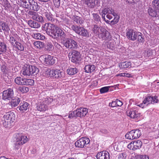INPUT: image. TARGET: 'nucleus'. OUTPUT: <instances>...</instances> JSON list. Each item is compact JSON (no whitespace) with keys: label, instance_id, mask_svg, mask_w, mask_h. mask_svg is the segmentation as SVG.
Here are the masks:
<instances>
[{"label":"nucleus","instance_id":"f257e3e1","mask_svg":"<svg viewBox=\"0 0 159 159\" xmlns=\"http://www.w3.org/2000/svg\"><path fill=\"white\" fill-rule=\"evenodd\" d=\"M141 33L136 31L132 29H129L126 32V36L128 39L132 41L137 40L139 42H143L144 39Z\"/></svg>","mask_w":159,"mask_h":159},{"label":"nucleus","instance_id":"f03ea898","mask_svg":"<svg viewBox=\"0 0 159 159\" xmlns=\"http://www.w3.org/2000/svg\"><path fill=\"white\" fill-rule=\"evenodd\" d=\"M16 116L14 113L9 112L4 115L2 119V124L5 128H10L11 123L15 120Z\"/></svg>","mask_w":159,"mask_h":159},{"label":"nucleus","instance_id":"7ed1b4c3","mask_svg":"<svg viewBox=\"0 0 159 159\" xmlns=\"http://www.w3.org/2000/svg\"><path fill=\"white\" fill-rule=\"evenodd\" d=\"M28 141L26 136L21 133H16L14 134L15 148H18L20 145H22Z\"/></svg>","mask_w":159,"mask_h":159},{"label":"nucleus","instance_id":"20e7f679","mask_svg":"<svg viewBox=\"0 0 159 159\" xmlns=\"http://www.w3.org/2000/svg\"><path fill=\"white\" fill-rule=\"evenodd\" d=\"M71 29L75 33L81 37L89 38L91 36L90 32L82 27L73 25L71 26Z\"/></svg>","mask_w":159,"mask_h":159},{"label":"nucleus","instance_id":"39448f33","mask_svg":"<svg viewBox=\"0 0 159 159\" xmlns=\"http://www.w3.org/2000/svg\"><path fill=\"white\" fill-rule=\"evenodd\" d=\"M39 60L47 66L52 65L55 63L57 58L56 57L48 55L41 56Z\"/></svg>","mask_w":159,"mask_h":159},{"label":"nucleus","instance_id":"423d86ee","mask_svg":"<svg viewBox=\"0 0 159 159\" xmlns=\"http://www.w3.org/2000/svg\"><path fill=\"white\" fill-rule=\"evenodd\" d=\"M57 27L54 24L50 23H46L42 26V29L43 30L45 31L48 35L52 37L55 33V30Z\"/></svg>","mask_w":159,"mask_h":159},{"label":"nucleus","instance_id":"0eeeda50","mask_svg":"<svg viewBox=\"0 0 159 159\" xmlns=\"http://www.w3.org/2000/svg\"><path fill=\"white\" fill-rule=\"evenodd\" d=\"M141 131L139 129H134L127 133L125 135L126 139L133 140L139 138L141 135Z\"/></svg>","mask_w":159,"mask_h":159},{"label":"nucleus","instance_id":"6e6552de","mask_svg":"<svg viewBox=\"0 0 159 159\" xmlns=\"http://www.w3.org/2000/svg\"><path fill=\"white\" fill-rule=\"evenodd\" d=\"M64 44L66 48L72 50L76 49L78 47L77 43L75 40L71 39H66Z\"/></svg>","mask_w":159,"mask_h":159},{"label":"nucleus","instance_id":"1a4fd4ad","mask_svg":"<svg viewBox=\"0 0 159 159\" xmlns=\"http://www.w3.org/2000/svg\"><path fill=\"white\" fill-rule=\"evenodd\" d=\"M90 140L89 138L86 137L80 138L77 140L75 143L77 147L83 148L86 146V145L89 143Z\"/></svg>","mask_w":159,"mask_h":159},{"label":"nucleus","instance_id":"9d476101","mask_svg":"<svg viewBox=\"0 0 159 159\" xmlns=\"http://www.w3.org/2000/svg\"><path fill=\"white\" fill-rule=\"evenodd\" d=\"M101 32L98 35L100 39L108 41L111 39V35L109 32L104 28L101 29Z\"/></svg>","mask_w":159,"mask_h":159},{"label":"nucleus","instance_id":"9b49d317","mask_svg":"<svg viewBox=\"0 0 159 159\" xmlns=\"http://www.w3.org/2000/svg\"><path fill=\"white\" fill-rule=\"evenodd\" d=\"M14 93L13 89L10 88L3 92L2 98L4 100H10L13 98Z\"/></svg>","mask_w":159,"mask_h":159},{"label":"nucleus","instance_id":"f8f14e48","mask_svg":"<svg viewBox=\"0 0 159 159\" xmlns=\"http://www.w3.org/2000/svg\"><path fill=\"white\" fill-rule=\"evenodd\" d=\"M71 61L76 63L80 61L81 59V56L80 52L74 50L71 53Z\"/></svg>","mask_w":159,"mask_h":159},{"label":"nucleus","instance_id":"ddd939ff","mask_svg":"<svg viewBox=\"0 0 159 159\" xmlns=\"http://www.w3.org/2000/svg\"><path fill=\"white\" fill-rule=\"evenodd\" d=\"M77 117H82L85 116L88 112V110L86 108H80L75 110Z\"/></svg>","mask_w":159,"mask_h":159},{"label":"nucleus","instance_id":"4468645a","mask_svg":"<svg viewBox=\"0 0 159 159\" xmlns=\"http://www.w3.org/2000/svg\"><path fill=\"white\" fill-rule=\"evenodd\" d=\"M151 96L148 94V95L145 96L143 103L138 105V106H139L142 108L146 107L148 104L151 103Z\"/></svg>","mask_w":159,"mask_h":159},{"label":"nucleus","instance_id":"2eb2a0df","mask_svg":"<svg viewBox=\"0 0 159 159\" xmlns=\"http://www.w3.org/2000/svg\"><path fill=\"white\" fill-rule=\"evenodd\" d=\"M97 159H109V153L106 151H103L98 152L96 155Z\"/></svg>","mask_w":159,"mask_h":159},{"label":"nucleus","instance_id":"dca6fc26","mask_svg":"<svg viewBox=\"0 0 159 159\" xmlns=\"http://www.w3.org/2000/svg\"><path fill=\"white\" fill-rule=\"evenodd\" d=\"M65 35L64 32L61 29L57 26V27L56 29V32H55L52 38L54 39H57L59 36L64 37Z\"/></svg>","mask_w":159,"mask_h":159},{"label":"nucleus","instance_id":"f3484780","mask_svg":"<svg viewBox=\"0 0 159 159\" xmlns=\"http://www.w3.org/2000/svg\"><path fill=\"white\" fill-rule=\"evenodd\" d=\"M127 113L129 116L133 119H137L140 117V114L135 110L128 111Z\"/></svg>","mask_w":159,"mask_h":159},{"label":"nucleus","instance_id":"a211bd4d","mask_svg":"<svg viewBox=\"0 0 159 159\" xmlns=\"http://www.w3.org/2000/svg\"><path fill=\"white\" fill-rule=\"evenodd\" d=\"M20 5L24 8L29 9L33 0H21Z\"/></svg>","mask_w":159,"mask_h":159},{"label":"nucleus","instance_id":"6ab92c4d","mask_svg":"<svg viewBox=\"0 0 159 159\" xmlns=\"http://www.w3.org/2000/svg\"><path fill=\"white\" fill-rule=\"evenodd\" d=\"M0 31L1 32H2L1 30H2L3 31L8 33L10 30L8 24L2 21L0 22Z\"/></svg>","mask_w":159,"mask_h":159},{"label":"nucleus","instance_id":"aec40b11","mask_svg":"<svg viewBox=\"0 0 159 159\" xmlns=\"http://www.w3.org/2000/svg\"><path fill=\"white\" fill-rule=\"evenodd\" d=\"M21 74L25 76H30L31 75V70L30 65H27L26 66H24L22 71H21Z\"/></svg>","mask_w":159,"mask_h":159},{"label":"nucleus","instance_id":"412c9836","mask_svg":"<svg viewBox=\"0 0 159 159\" xmlns=\"http://www.w3.org/2000/svg\"><path fill=\"white\" fill-rule=\"evenodd\" d=\"M11 100L9 102L10 105L12 107H15L18 105L20 102V99L18 97H15L11 99Z\"/></svg>","mask_w":159,"mask_h":159},{"label":"nucleus","instance_id":"4be33fe9","mask_svg":"<svg viewBox=\"0 0 159 159\" xmlns=\"http://www.w3.org/2000/svg\"><path fill=\"white\" fill-rule=\"evenodd\" d=\"M29 108V104L27 102H24L21 103L19 108V109L22 112H24Z\"/></svg>","mask_w":159,"mask_h":159},{"label":"nucleus","instance_id":"5701e85b","mask_svg":"<svg viewBox=\"0 0 159 159\" xmlns=\"http://www.w3.org/2000/svg\"><path fill=\"white\" fill-rule=\"evenodd\" d=\"M159 11L157 10L153 9L151 7H149L148 10V12L149 15L152 17H155L158 15Z\"/></svg>","mask_w":159,"mask_h":159},{"label":"nucleus","instance_id":"b1692460","mask_svg":"<svg viewBox=\"0 0 159 159\" xmlns=\"http://www.w3.org/2000/svg\"><path fill=\"white\" fill-rule=\"evenodd\" d=\"M52 77H53L56 78L61 77L62 74L63 73L62 72H61L60 70H52Z\"/></svg>","mask_w":159,"mask_h":159},{"label":"nucleus","instance_id":"393cba45","mask_svg":"<svg viewBox=\"0 0 159 159\" xmlns=\"http://www.w3.org/2000/svg\"><path fill=\"white\" fill-rule=\"evenodd\" d=\"M102 12L105 15H106L107 14H111V15H113L114 16H116L117 14L113 10L110 8H105L102 10Z\"/></svg>","mask_w":159,"mask_h":159},{"label":"nucleus","instance_id":"a878e982","mask_svg":"<svg viewBox=\"0 0 159 159\" xmlns=\"http://www.w3.org/2000/svg\"><path fill=\"white\" fill-rule=\"evenodd\" d=\"M104 28L102 27H99L98 25L95 24L93 25L92 29V31L93 33L97 34L98 35L101 32V29Z\"/></svg>","mask_w":159,"mask_h":159},{"label":"nucleus","instance_id":"bb28decb","mask_svg":"<svg viewBox=\"0 0 159 159\" xmlns=\"http://www.w3.org/2000/svg\"><path fill=\"white\" fill-rule=\"evenodd\" d=\"M43 13V16L46 17L48 20L52 21L54 20L52 15L49 11L46 10Z\"/></svg>","mask_w":159,"mask_h":159},{"label":"nucleus","instance_id":"cd10ccee","mask_svg":"<svg viewBox=\"0 0 159 159\" xmlns=\"http://www.w3.org/2000/svg\"><path fill=\"white\" fill-rule=\"evenodd\" d=\"M28 24L32 28H38L40 27V25L39 23L32 20H28Z\"/></svg>","mask_w":159,"mask_h":159},{"label":"nucleus","instance_id":"c85d7f7f","mask_svg":"<svg viewBox=\"0 0 159 159\" xmlns=\"http://www.w3.org/2000/svg\"><path fill=\"white\" fill-rule=\"evenodd\" d=\"M98 2V0H87L86 4L90 8H93Z\"/></svg>","mask_w":159,"mask_h":159},{"label":"nucleus","instance_id":"c756f323","mask_svg":"<svg viewBox=\"0 0 159 159\" xmlns=\"http://www.w3.org/2000/svg\"><path fill=\"white\" fill-rule=\"evenodd\" d=\"M39 8L40 7L38 4L33 0V2H32V3H31V5H30L29 9L35 11H38L39 10Z\"/></svg>","mask_w":159,"mask_h":159},{"label":"nucleus","instance_id":"7c9ffc66","mask_svg":"<svg viewBox=\"0 0 159 159\" xmlns=\"http://www.w3.org/2000/svg\"><path fill=\"white\" fill-rule=\"evenodd\" d=\"M95 66L93 65H89L85 66L84 70L86 73L91 72L94 71L95 69Z\"/></svg>","mask_w":159,"mask_h":159},{"label":"nucleus","instance_id":"2f4dec72","mask_svg":"<svg viewBox=\"0 0 159 159\" xmlns=\"http://www.w3.org/2000/svg\"><path fill=\"white\" fill-rule=\"evenodd\" d=\"M131 63L130 61H124L119 63L118 66L120 68H126L131 66Z\"/></svg>","mask_w":159,"mask_h":159},{"label":"nucleus","instance_id":"473e14b6","mask_svg":"<svg viewBox=\"0 0 159 159\" xmlns=\"http://www.w3.org/2000/svg\"><path fill=\"white\" fill-rule=\"evenodd\" d=\"M25 78L17 77L14 79L15 83L19 85H24Z\"/></svg>","mask_w":159,"mask_h":159},{"label":"nucleus","instance_id":"72a5a7b5","mask_svg":"<svg viewBox=\"0 0 159 159\" xmlns=\"http://www.w3.org/2000/svg\"><path fill=\"white\" fill-rule=\"evenodd\" d=\"M36 108L38 110L40 111H45L48 109L47 106L43 103V104H38Z\"/></svg>","mask_w":159,"mask_h":159},{"label":"nucleus","instance_id":"f704fd0d","mask_svg":"<svg viewBox=\"0 0 159 159\" xmlns=\"http://www.w3.org/2000/svg\"><path fill=\"white\" fill-rule=\"evenodd\" d=\"M77 72V69L75 67H69L67 70V72L70 75H73L76 73Z\"/></svg>","mask_w":159,"mask_h":159},{"label":"nucleus","instance_id":"c9c22d12","mask_svg":"<svg viewBox=\"0 0 159 159\" xmlns=\"http://www.w3.org/2000/svg\"><path fill=\"white\" fill-rule=\"evenodd\" d=\"M133 143L134 147V150L139 149L141 147L142 142L139 140H138L136 141L133 142Z\"/></svg>","mask_w":159,"mask_h":159},{"label":"nucleus","instance_id":"e433bc0d","mask_svg":"<svg viewBox=\"0 0 159 159\" xmlns=\"http://www.w3.org/2000/svg\"><path fill=\"white\" fill-rule=\"evenodd\" d=\"M33 37L36 39L43 40L45 39V37L43 35L39 33L33 34Z\"/></svg>","mask_w":159,"mask_h":159},{"label":"nucleus","instance_id":"4c0bfd02","mask_svg":"<svg viewBox=\"0 0 159 159\" xmlns=\"http://www.w3.org/2000/svg\"><path fill=\"white\" fill-rule=\"evenodd\" d=\"M30 70H31V75H34L37 74L39 72V69L35 66H30Z\"/></svg>","mask_w":159,"mask_h":159},{"label":"nucleus","instance_id":"58836bf2","mask_svg":"<svg viewBox=\"0 0 159 159\" xmlns=\"http://www.w3.org/2000/svg\"><path fill=\"white\" fill-rule=\"evenodd\" d=\"M7 50V46L4 43L0 42V54L6 52Z\"/></svg>","mask_w":159,"mask_h":159},{"label":"nucleus","instance_id":"ea45409f","mask_svg":"<svg viewBox=\"0 0 159 159\" xmlns=\"http://www.w3.org/2000/svg\"><path fill=\"white\" fill-rule=\"evenodd\" d=\"M152 7L159 11V0H154L152 1Z\"/></svg>","mask_w":159,"mask_h":159},{"label":"nucleus","instance_id":"a19ab883","mask_svg":"<svg viewBox=\"0 0 159 159\" xmlns=\"http://www.w3.org/2000/svg\"><path fill=\"white\" fill-rule=\"evenodd\" d=\"M92 15L93 20L95 23H97L101 22L100 17L98 14L93 13L92 14Z\"/></svg>","mask_w":159,"mask_h":159},{"label":"nucleus","instance_id":"79ce46f5","mask_svg":"<svg viewBox=\"0 0 159 159\" xmlns=\"http://www.w3.org/2000/svg\"><path fill=\"white\" fill-rule=\"evenodd\" d=\"M13 46L16 48L18 50L21 51H23L24 50V47L23 45L17 42H15V45H14Z\"/></svg>","mask_w":159,"mask_h":159},{"label":"nucleus","instance_id":"37998d69","mask_svg":"<svg viewBox=\"0 0 159 159\" xmlns=\"http://www.w3.org/2000/svg\"><path fill=\"white\" fill-rule=\"evenodd\" d=\"M34 44L36 48H43L44 46L43 43L40 41H36L34 43Z\"/></svg>","mask_w":159,"mask_h":159},{"label":"nucleus","instance_id":"c03bdc74","mask_svg":"<svg viewBox=\"0 0 159 159\" xmlns=\"http://www.w3.org/2000/svg\"><path fill=\"white\" fill-rule=\"evenodd\" d=\"M34 84V81L31 79L25 78L24 85H33Z\"/></svg>","mask_w":159,"mask_h":159},{"label":"nucleus","instance_id":"a18cd8bd","mask_svg":"<svg viewBox=\"0 0 159 159\" xmlns=\"http://www.w3.org/2000/svg\"><path fill=\"white\" fill-rule=\"evenodd\" d=\"M52 101V98L48 97L43 99V103L46 105L50 103Z\"/></svg>","mask_w":159,"mask_h":159},{"label":"nucleus","instance_id":"49530a36","mask_svg":"<svg viewBox=\"0 0 159 159\" xmlns=\"http://www.w3.org/2000/svg\"><path fill=\"white\" fill-rule=\"evenodd\" d=\"M18 90L21 92L24 93L28 92L29 89L28 87L25 86H21L19 88Z\"/></svg>","mask_w":159,"mask_h":159},{"label":"nucleus","instance_id":"de8ad7c7","mask_svg":"<svg viewBox=\"0 0 159 159\" xmlns=\"http://www.w3.org/2000/svg\"><path fill=\"white\" fill-rule=\"evenodd\" d=\"M73 20L77 23L81 24L83 23V21L81 20V18L78 16H74Z\"/></svg>","mask_w":159,"mask_h":159},{"label":"nucleus","instance_id":"09e8293b","mask_svg":"<svg viewBox=\"0 0 159 159\" xmlns=\"http://www.w3.org/2000/svg\"><path fill=\"white\" fill-rule=\"evenodd\" d=\"M110 87L111 86H110L102 87L100 89V92L101 93H107L109 89L110 88Z\"/></svg>","mask_w":159,"mask_h":159},{"label":"nucleus","instance_id":"8fccbe9b","mask_svg":"<svg viewBox=\"0 0 159 159\" xmlns=\"http://www.w3.org/2000/svg\"><path fill=\"white\" fill-rule=\"evenodd\" d=\"M34 20H35L40 22H43L44 20L43 17L39 15L38 13L36 15V16Z\"/></svg>","mask_w":159,"mask_h":159},{"label":"nucleus","instance_id":"3c124183","mask_svg":"<svg viewBox=\"0 0 159 159\" xmlns=\"http://www.w3.org/2000/svg\"><path fill=\"white\" fill-rule=\"evenodd\" d=\"M118 159H125L126 157V152H123L120 153L118 155Z\"/></svg>","mask_w":159,"mask_h":159},{"label":"nucleus","instance_id":"603ef678","mask_svg":"<svg viewBox=\"0 0 159 159\" xmlns=\"http://www.w3.org/2000/svg\"><path fill=\"white\" fill-rule=\"evenodd\" d=\"M37 13L32 11H30L28 12V15L31 17L33 20L35 17Z\"/></svg>","mask_w":159,"mask_h":159},{"label":"nucleus","instance_id":"864d4df0","mask_svg":"<svg viewBox=\"0 0 159 159\" xmlns=\"http://www.w3.org/2000/svg\"><path fill=\"white\" fill-rule=\"evenodd\" d=\"M151 98L152 104H154L155 103H157L158 102V100L157 96H151Z\"/></svg>","mask_w":159,"mask_h":159},{"label":"nucleus","instance_id":"5fc2aeb1","mask_svg":"<svg viewBox=\"0 0 159 159\" xmlns=\"http://www.w3.org/2000/svg\"><path fill=\"white\" fill-rule=\"evenodd\" d=\"M76 112L75 110L73 111L70 112L68 116V118L71 119L74 117H77V116H76Z\"/></svg>","mask_w":159,"mask_h":159},{"label":"nucleus","instance_id":"6e6d98bb","mask_svg":"<svg viewBox=\"0 0 159 159\" xmlns=\"http://www.w3.org/2000/svg\"><path fill=\"white\" fill-rule=\"evenodd\" d=\"M155 52V51L154 50H149L146 52V56L149 57L153 55V53Z\"/></svg>","mask_w":159,"mask_h":159},{"label":"nucleus","instance_id":"4d7b16f0","mask_svg":"<svg viewBox=\"0 0 159 159\" xmlns=\"http://www.w3.org/2000/svg\"><path fill=\"white\" fill-rule=\"evenodd\" d=\"M119 19L118 17H116L113 20L111 21L110 25H112L117 23L119 21Z\"/></svg>","mask_w":159,"mask_h":159},{"label":"nucleus","instance_id":"13d9d810","mask_svg":"<svg viewBox=\"0 0 159 159\" xmlns=\"http://www.w3.org/2000/svg\"><path fill=\"white\" fill-rule=\"evenodd\" d=\"M60 0H53L54 5L56 7H59L60 4Z\"/></svg>","mask_w":159,"mask_h":159},{"label":"nucleus","instance_id":"bf43d9fd","mask_svg":"<svg viewBox=\"0 0 159 159\" xmlns=\"http://www.w3.org/2000/svg\"><path fill=\"white\" fill-rule=\"evenodd\" d=\"M45 74L48 76L52 77V70H51L50 69L46 70L45 71Z\"/></svg>","mask_w":159,"mask_h":159},{"label":"nucleus","instance_id":"052dcab7","mask_svg":"<svg viewBox=\"0 0 159 159\" xmlns=\"http://www.w3.org/2000/svg\"><path fill=\"white\" fill-rule=\"evenodd\" d=\"M9 41L13 46L15 45V42H17L15 39L13 37H10Z\"/></svg>","mask_w":159,"mask_h":159},{"label":"nucleus","instance_id":"680f3d73","mask_svg":"<svg viewBox=\"0 0 159 159\" xmlns=\"http://www.w3.org/2000/svg\"><path fill=\"white\" fill-rule=\"evenodd\" d=\"M4 5V7L6 9H9L11 7V6L10 4L7 1H6L5 2Z\"/></svg>","mask_w":159,"mask_h":159},{"label":"nucleus","instance_id":"e2e57ef3","mask_svg":"<svg viewBox=\"0 0 159 159\" xmlns=\"http://www.w3.org/2000/svg\"><path fill=\"white\" fill-rule=\"evenodd\" d=\"M106 15H104L103 13L102 12V11L101 12V15H102V17L103 19V20L107 23L108 24H110V22L109 20H107L106 19L105 16Z\"/></svg>","mask_w":159,"mask_h":159},{"label":"nucleus","instance_id":"0e129e2a","mask_svg":"<svg viewBox=\"0 0 159 159\" xmlns=\"http://www.w3.org/2000/svg\"><path fill=\"white\" fill-rule=\"evenodd\" d=\"M137 159H149V158L146 155H141L138 157Z\"/></svg>","mask_w":159,"mask_h":159},{"label":"nucleus","instance_id":"69168bd1","mask_svg":"<svg viewBox=\"0 0 159 159\" xmlns=\"http://www.w3.org/2000/svg\"><path fill=\"white\" fill-rule=\"evenodd\" d=\"M127 147L130 150L132 149L134 150V147L133 146V142H131L127 145Z\"/></svg>","mask_w":159,"mask_h":159},{"label":"nucleus","instance_id":"338daca9","mask_svg":"<svg viewBox=\"0 0 159 159\" xmlns=\"http://www.w3.org/2000/svg\"><path fill=\"white\" fill-rule=\"evenodd\" d=\"M110 106L112 107H115L117 106L116 103V100L114 101H112L109 104Z\"/></svg>","mask_w":159,"mask_h":159},{"label":"nucleus","instance_id":"774afa93","mask_svg":"<svg viewBox=\"0 0 159 159\" xmlns=\"http://www.w3.org/2000/svg\"><path fill=\"white\" fill-rule=\"evenodd\" d=\"M47 47L48 50H50L53 47V45L51 43H48L47 44Z\"/></svg>","mask_w":159,"mask_h":159}]
</instances>
